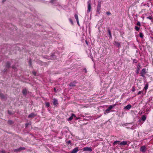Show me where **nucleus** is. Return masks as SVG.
<instances>
[{"mask_svg": "<svg viewBox=\"0 0 153 153\" xmlns=\"http://www.w3.org/2000/svg\"><path fill=\"white\" fill-rule=\"evenodd\" d=\"M91 0H88L87 2V8L88 10H87V13H89L91 11Z\"/></svg>", "mask_w": 153, "mask_h": 153, "instance_id": "obj_1", "label": "nucleus"}, {"mask_svg": "<svg viewBox=\"0 0 153 153\" xmlns=\"http://www.w3.org/2000/svg\"><path fill=\"white\" fill-rule=\"evenodd\" d=\"M115 106V105H110L109 107L105 110V111L104 112V114H105L107 113H108L110 111L111 109L113 108Z\"/></svg>", "mask_w": 153, "mask_h": 153, "instance_id": "obj_2", "label": "nucleus"}, {"mask_svg": "<svg viewBox=\"0 0 153 153\" xmlns=\"http://www.w3.org/2000/svg\"><path fill=\"white\" fill-rule=\"evenodd\" d=\"M147 73V72L146 71V69L144 68L141 71V72L140 73V75L143 77H144L145 75Z\"/></svg>", "mask_w": 153, "mask_h": 153, "instance_id": "obj_3", "label": "nucleus"}, {"mask_svg": "<svg viewBox=\"0 0 153 153\" xmlns=\"http://www.w3.org/2000/svg\"><path fill=\"white\" fill-rule=\"evenodd\" d=\"M101 9V4L100 2H98V3L97 5V12L99 14L100 13V10Z\"/></svg>", "mask_w": 153, "mask_h": 153, "instance_id": "obj_4", "label": "nucleus"}, {"mask_svg": "<svg viewBox=\"0 0 153 153\" xmlns=\"http://www.w3.org/2000/svg\"><path fill=\"white\" fill-rule=\"evenodd\" d=\"M83 151H90L91 152L92 151V149L90 147H86L83 148Z\"/></svg>", "mask_w": 153, "mask_h": 153, "instance_id": "obj_5", "label": "nucleus"}, {"mask_svg": "<svg viewBox=\"0 0 153 153\" xmlns=\"http://www.w3.org/2000/svg\"><path fill=\"white\" fill-rule=\"evenodd\" d=\"M78 151V148L76 147L71 152V153H76Z\"/></svg>", "mask_w": 153, "mask_h": 153, "instance_id": "obj_6", "label": "nucleus"}, {"mask_svg": "<svg viewBox=\"0 0 153 153\" xmlns=\"http://www.w3.org/2000/svg\"><path fill=\"white\" fill-rule=\"evenodd\" d=\"M131 108V106L130 104H128L124 108V109L125 110H129Z\"/></svg>", "mask_w": 153, "mask_h": 153, "instance_id": "obj_7", "label": "nucleus"}, {"mask_svg": "<svg viewBox=\"0 0 153 153\" xmlns=\"http://www.w3.org/2000/svg\"><path fill=\"white\" fill-rule=\"evenodd\" d=\"M76 117V116L74 114H71V116L68 118V121H71V120L72 119H73V117Z\"/></svg>", "mask_w": 153, "mask_h": 153, "instance_id": "obj_8", "label": "nucleus"}, {"mask_svg": "<svg viewBox=\"0 0 153 153\" xmlns=\"http://www.w3.org/2000/svg\"><path fill=\"white\" fill-rule=\"evenodd\" d=\"M146 150V147L145 146H142L140 148V151L142 152H145Z\"/></svg>", "mask_w": 153, "mask_h": 153, "instance_id": "obj_9", "label": "nucleus"}, {"mask_svg": "<svg viewBox=\"0 0 153 153\" xmlns=\"http://www.w3.org/2000/svg\"><path fill=\"white\" fill-rule=\"evenodd\" d=\"M127 143L126 141H124L121 142L120 143V145H126Z\"/></svg>", "mask_w": 153, "mask_h": 153, "instance_id": "obj_10", "label": "nucleus"}, {"mask_svg": "<svg viewBox=\"0 0 153 153\" xmlns=\"http://www.w3.org/2000/svg\"><path fill=\"white\" fill-rule=\"evenodd\" d=\"M58 104V101L57 100L54 99H53V104L56 105Z\"/></svg>", "mask_w": 153, "mask_h": 153, "instance_id": "obj_11", "label": "nucleus"}, {"mask_svg": "<svg viewBox=\"0 0 153 153\" xmlns=\"http://www.w3.org/2000/svg\"><path fill=\"white\" fill-rule=\"evenodd\" d=\"M146 119V117L145 115H143L141 117V120L143 121H145Z\"/></svg>", "mask_w": 153, "mask_h": 153, "instance_id": "obj_12", "label": "nucleus"}, {"mask_svg": "<svg viewBox=\"0 0 153 153\" xmlns=\"http://www.w3.org/2000/svg\"><path fill=\"white\" fill-rule=\"evenodd\" d=\"M24 149H25L24 148H20L19 149H15V151H19L20 150H22Z\"/></svg>", "mask_w": 153, "mask_h": 153, "instance_id": "obj_13", "label": "nucleus"}, {"mask_svg": "<svg viewBox=\"0 0 153 153\" xmlns=\"http://www.w3.org/2000/svg\"><path fill=\"white\" fill-rule=\"evenodd\" d=\"M34 116V114L33 113H31L28 115V117H33Z\"/></svg>", "mask_w": 153, "mask_h": 153, "instance_id": "obj_14", "label": "nucleus"}, {"mask_svg": "<svg viewBox=\"0 0 153 153\" xmlns=\"http://www.w3.org/2000/svg\"><path fill=\"white\" fill-rule=\"evenodd\" d=\"M114 45L117 46L118 47H119L120 46V43L118 42H115Z\"/></svg>", "mask_w": 153, "mask_h": 153, "instance_id": "obj_15", "label": "nucleus"}, {"mask_svg": "<svg viewBox=\"0 0 153 153\" xmlns=\"http://www.w3.org/2000/svg\"><path fill=\"white\" fill-rule=\"evenodd\" d=\"M148 88V84H146L145 86V87L144 88V89L145 90H147Z\"/></svg>", "mask_w": 153, "mask_h": 153, "instance_id": "obj_16", "label": "nucleus"}, {"mask_svg": "<svg viewBox=\"0 0 153 153\" xmlns=\"http://www.w3.org/2000/svg\"><path fill=\"white\" fill-rule=\"evenodd\" d=\"M22 93L23 94L25 95L27 93V90L25 89H24L22 91Z\"/></svg>", "mask_w": 153, "mask_h": 153, "instance_id": "obj_17", "label": "nucleus"}, {"mask_svg": "<svg viewBox=\"0 0 153 153\" xmlns=\"http://www.w3.org/2000/svg\"><path fill=\"white\" fill-rule=\"evenodd\" d=\"M75 18L76 19V20H79L78 16L77 14H75L74 15Z\"/></svg>", "mask_w": 153, "mask_h": 153, "instance_id": "obj_18", "label": "nucleus"}, {"mask_svg": "<svg viewBox=\"0 0 153 153\" xmlns=\"http://www.w3.org/2000/svg\"><path fill=\"white\" fill-rule=\"evenodd\" d=\"M135 29L137 31H138L140 29V27H138L137 26H135Z\"/></svg>", "mask_w": 153, "mask_h": 153, "instance_id": "obj_19", "label": "nucleus"}, {"mask_svg": "<svg viewBox=\"0 0 153 153\" xmlns=\"http://www.w3.org/2000/svg\"><path fill=\"white\" fill-rule=\"evenodd\" d=\"M146 18L147 19H148L150 20H151L153 19V17L152 16H150L147 17Z\"/></svg>", "mask_w": 153, "mask_h": 153, "instance_id": "obj_20", "label": "nucleus"}, {"mask_svg": "<svg viewBox=\"0 0 153 153\" xmlns=\"http://www.w3.org/2000/svg\"><path fill=\"white\" fill-rule=\"evenodd\" d=\"M108 32L110 37H111V33L110 30H108Z\"/></svg>", "mask_w": 153, "mask_h": 153, "instance_id": "obj_21", "label": "nucleus"}, {"mask_svg": "<svg viewBox=\"0 0 153 153\" xmlns=\"http://www.w3.org/2000/svg\"><path fill=\"white\" fill-rule=\"evenodd\" d=\"M45 105L47 107H48L50 106V104L48 102H46L45 103Z\"/></svg>", "mask_w": 153, "mask_h": 153, "instance_id": "obj_22", "label": "nucleus"}, {"mask_svg": "<svg viewBox=\"0 0 153 153\" xmlns=\"http://www.w3.org/2000/svg\"><path fill=\"white\" fill-rule=\"evenodd\" d=\"M119 142H120V141H115L114 142V143H113V144L114 145H115L117 143H119Z\"/></svg>", "mask_w": 153, "mask_h": 153, "instance_id": "obj_23", "label": "nucleus"}, {"mask_svg": "<svg viewBox=\"0 0 153 153\" xmlns=\"http://www.w3.org/2000/svg\"><path fill=\"white\" fill-rule=\"evenodd\" d=\"M57 0H51L50 2L51 3H54Z\"/></svg>", "mask_w": 153, "mask_h": 153, "instance_id": "obj_24", "label": "nucleus"}, {"mask_svg": "<svg viewBox=\"0 0 153 153\" xmlns=\"http://www.w3.org/2000/svg\"><path fill=\"white\" fill-rule=\"evenodd\" d=\"M137 25H138V26H140V22H138L137 23Z\"/></svg>", "mask_w": 153, "mask_h": 153, "instance_id": "obj_25", "label": "nucleus"}, {"mask_svg": "<svg viewBox=\"0 0 153 153\" xmlns=\"http://www.w3.org/2000/svg\"><path fill=\"white\" fill-rule=\"evenodd\" d=\"M106 13L108 15H111V13L109 12H107Z\"/></svg>", "mask_w": 153, "mask_h": 153, "instance_id": "obj_26", "label": "nucleus"}, {"mask_svg": "<svg viewBox=\"0 0 153 153\" xmlns=\"http://www.w3.org/2000/svg\"><path fill=\"white\" fill-rule=\"evenodd\" d=\"M139 68H138L137 69V70L136 71V73L137 74H138L139 73Z\"/></svg>", "mask_w": 153, "mask_h": 153, "instance_id": "obj_27", "label": "nucleus"}, {"mask_svg": "<svg viewBox=\"0 0 153 153\" xmlns=\"http://www.w3.org/2000/svg\"><path fill=\"white\" fill-rule=\"evenodd\" d=\"M140 36L142 38L143 37V34L142 33H140Z\"/></svg>", "mask_w": 153, "mask_h": 153, "instance_id": "obj_28", "label": "nucleus"}, {"mask_svg": "<svg viewBox=\"0 0 153 153\" xmlns=\"http://www.w3.org/2000/svg\"><path fill=\"white\" fill-rule=\"evenodd\" d=\"M69 21H70V22L71 23V24H73V22L71 19H69Z\"/></svg>", "mask_w": 153, "mask_h": 153, "instance_id": "obj_29", "label": "nucleus"}, {"mask_svg": "<svg viewBox=\"0 0 153 153\" xmlns=\"http://www.w3.org/2000/svg\"><path fill=\"white\" fill-rule=\"evenodd\" d=\"M33 74L34 75H35L36 74V73L35 72V71H33Z\"/></svg>", "mask_w": 153, "mask_h": 153, "instance_id": "obj_30", "label": "nucleus"}, {"mask_svg": "<svg viewBox=\"0 0 153 153\" xmlns=\"http://www.w3.org/2000/svg\"><path fill=\"white\" fill-rule=\"evenodd\" d=\"M141 93V91H139L138 92V93H137V94H138V95H139V94H140Z\"/></svg>", "mask_w": 153, "mask_h": 153, "instance_id": "obj_31", "label": "nucleus"}, {"mask_svg": "<svg viewBox=\"0 0 153 153\" xmlns=\"http://www.w3.org/2000/svg\"><path fill=\"white\" fill-rule=\"evenodd\" d=\"M76 22H77V24L79 25V20H76Z\"/></svg>", "mask_w": 153, "mask_h": 153, "instance_id": "obj_32", "label": "nucleus"}, {"mask_svg": "<svg viewBox=\"0 0 153 153\" xmlns=\"http://www.w3.org/2000/svg\"><path fill=\"white\" fill-rule=\"evenodd\" d=\"M70 86H73V85L72 84V83H71L70 84Z\"/></svg>", "mask_w": 153, "mask_h": 153, "instance_id": "obj_33", "label": "nucleus"}, {"mask_svg": "<svg viewBox=\"0 0 153 153\" xmlns=\"http://www.w3.org/2000/svg\"><path fill=\"white\" fill-rule=\"evenodd\" d=\"M75 117L76 118H75V120H77V119H79V118L77 117Z\"/></svg>", "mask_w": 153, "mask_h": 153, "instance_id": "obj_34", "label": "nucleus"}, {"mask_svg": "<svg viewBox=\"0 0 153 153\" xmlns=\"http://www.w3.org/2000/svg\"><path fill=\"white\" fill-rule=\"evenodd\" d=\"M132 91H135V89H134V88H133V89L132 90Z\"/></svg>", "mask_w": 153, "mask_h": 153, "instance_id": "obj_35", "label": "nucleus"}, {"mask_svg": "<svg viewBox=\"0 0 153 153\" xmlns=\"http://www.w3.org/2000/svg\"><path fill=\"white\" fill-rule=\"evenodd\" d=\"M6 0H2V2H4L5 1H6Z\"/></svg>", "mask_w": 153, "mask_h": 153, "instance_id": "obj_36", "label": "nucleus"}, {"mask_svg": "<svg viewBox=\"0 0 153 153\" xmlns=\"http://www.w3.org/2000/svg\"><path fill=\"white\" fill-rule=\"evenodd\" d=\"M85 42H86V43L87 44H88V43H87V41H85Z\"/></svg>", "mask_w": 153, "mask_h": 153, "instance_id": "obj_37", "label": "nucleus"}, {"mask_svg": "<svg viewBox=\"0 0 153 153\" xmlns=\"http://www.w3.org/2000/svg\"><path fill=\"white\" fill-rule=\"evenodd\" d=\"M29 63L30 65L31 64H30V62H29Z\"/></svg>", "mask_w": 153, "mask_h": 153, "instance_id": "obj_38", "label": "nucleus"}, {"mask_svg": "<svg viewBox=\"0 0 153 153\" xmlns=\"http://www.w3.org/2000/svg\"><path fill=\"white\" fill-rule=\"evenodd\" d=\"M10 65L9 64V65H7V66L8 67H9V66Z\"/></svg>", "mask_w": 153, "mask_h": 153, "instance_id": "obj_39", "label": "nucleus"}, {"mask_svg": "<svg viewBox=\"0 0 153 153\" xmlns=\"http://www.w3.org/2000/svg\"><path fill=\"white\" fill-rule=\"evenodd\" d=\"M54 89L55 91L56 89L55 88H54Z\"/></svg>", "mask_w": 153, "mask_h": 153, "instance_id": "obj_40", "label": "nucleus"}, {"mask_svg": "<svg viewBox=\"0 0 153 153\" xmlns=\"http://www.w3.org/2000/svg\"><path fill=\"white\" fill-rule=\"evenodd\" d=\"M13 68H14V67H13Z\"/></svg>", "mask_w": 153, "mask_h": 153, "instance_id": "obj_41", "label": "nucleus"}]
</instances>
